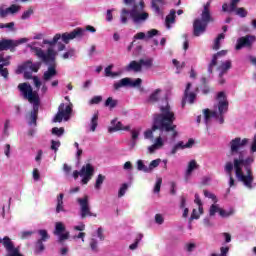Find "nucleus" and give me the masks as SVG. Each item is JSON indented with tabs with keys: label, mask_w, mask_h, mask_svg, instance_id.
<instances>
[{
	"label": "nucleus",
	"mask_w": 256,
	"mask_h": 256,
	"mask_svg": "<svg viewBox=\"0 0 256 256\" xmlns=\"http://www.w3.org/2000/svg\"><path fill=\"white\" fill-rule=\"evenodd\" d=\"M31 15H33V10L29 9V10L23 12L21 19H23V20L29 19V17H31Z\"/></svg>",
	"instance_id": "e2e57ef3"
},
{
	"label": "nucleus",
	"mask_w": 256,
	"mask_h": 256,
	"mask_svg": "<svg viewBox=\"0 0 256 256\" xmlns=\"http://www.w3.org/2000/svg\"><path fill=\"white\" fill-rule=\"evenodd\" d=\"M163 183V179L162 178H157L156 179V184L154 186V193H159V191H161V184Z\"/></svg>",
	"instance_id": "8fccbe9b"
},
{
	"label": "nucleus",
	"mask_w": 256,
	"mask_h": 256,
	"mask_svg": "<svg viewBox=\"0 0 256 256\" xmlns=\"http://www.w3.org/2000/svg\"><path fill=\"white\" fill-rule=\"evenodd\" d=\"M193 145H195V140L193 139H189L187 142L178 141L171 147V149L166 152V155H168V157H171L173 155H176L178 151H183V149H191Z\"/></svg>",
	"instance_id": "ddd939ff"
},
{
	"label": "nucleus",
	"mask_w": 256,
	"mask_h": 256,
	"mask_svg": "<svg viewBox=\"0 0 256 256\" xmlns=\"http://www.w3.org/2000/svg\"><path fill=\"white\" fill-rule=\"evenodd\" d=\"M225 55H227V50H222L213 56L212 61L208 66L209 73H213V67L217 65V59H219V57H225Z\"/></svg>",
	"instance_id": "393cba45"
},
{
	"label": "nucleus",
	"mask_w": 256,
	"mask_h": 256,
	"mask_svg": "<svg viewBox=\"0 0 256 256\" xmlns=\"http://www.w3.org/2000/svg\"><path fill=\"white\" fill-rule=\"evenodd\" d=\"M199 169V164H197V161L191 160L188 162L185 173H184V179L185 181H189L193 175V171H197Z\"/></svg>",
	"instance_id": "aec40b11"
},
{
	"label": "nucleus",
	"mask_w": 256,
	"mask_h": 256,
	"mask_svg": "<svg viewBox=\"0 0 256 256\" xmlns=\"http://www.w3.org/2000/svg\"><path fill=\"white\" fill-rule=\"evenodd\" d=\"M125 5H131V9L122 8L120 11V23L127 25L129 19L134 25H143L149 19V13L145 11V2L143 0H124Z\"/></svg>",
	"instance_id": "20e7f679"
},
{
	"label": "nucleus",
	"mask_w": 256,
	"mask_h": 256,
	"mask_svg": "<svg viewBox=\"0 0 256 256\" xmlns=\"http://www.w3.org/2000/svg\"><path fill=\"white\" fill-rule=\"evenodd\" d=\"M126 71H134V73H141V71H143V68L141 67V61H131L129 65L126 67Z\"/></svg>",
	"instance_id": "bb28decb"
},
{
	"label": "nucleus",
	"mask_w": 256,
	"mask_h": 256,
	"mask_svg": "<svg viewBox=\"0 0 256 256\" xmlns=\"http://www.w3.org/2000/svg\"><path fill=\"white\" fill-rule=\"evenodd\" d=\"M229 109V102H227V96H225V92H220L216 98V104L214 105L213 111L209 109H204V123L209 125L212 121H217L220 125L225 123V119L223 117L224 113H227Z\"/></svg>",
	"instance_id": "39448f33"
},
{
	"label": "nucleus",
	"mask_w": 256,
	"mask_h": 256,
	"mask_svg": "<svg viewBox=\"0 0 256 256\" xmlns=\"http://www.w3.org/2000/svg\"><path fill=\"white\" fill-rule=\"evenodd\" d=\"M0 75L5 79H7V75H9L7 68H3V65H0Z\"/></svg>",
	"instance_id": "0e129e2a"
},
{
	"label": "nucleus",
	"mask_w": 256,
	"mask_h": 256,
	"mask_svg": "<svg viewBox=\"0 0 256 256\" xmlns=\"http://www.w3.org/2000/svg\"><path fill=\"white\" fill-rule=\"evenodd\" d=\"M38 234L41 237L40 241H47V239H49V234L47 233V230H39Z\"/></svg>",
	"instance_id": "3c124183"
},
{
	"label": "nucleus",
	"mask_w": 256,
	"mask_h": 256,
	"mask_svg": "<svg viewBox=\"0 0 256 256\" xmlns=\"http://www.w3.org/2000/svg\"><path fill=\"white\" fill-rule=\"evenodd\" d=\"M128 189H129V185L127 183L122 184L118 191V197L119 198L124 197Z\"/></svg>",
	"instance_id": "a18cd8bd"
},
{
	"label": "nucleus",
	"mask_w": 256,
	"mask_h": 256,
	"mask_svg": "<svg viewBox=\"0 0 256 256\" xmlns=\"http://www.w3.org/2000/svg\"><path fill=\"white\" fill-rule=\"evenodd\" d=\"M74 56H75V49L71 48L70 50H68L62 55V59H71V57H74Z\"/></svg>",
	"instance_id": "09e8293b"
},
{
	"label": "nucleus",
	"mask_w": 256,
	"mask_h": 256,
	"mask_svg": "<svg viewBox=\"0 0 256 256\" xmlns=\"http://www.w3.org/2000/svg\"><path fill=\"white\" fill-rule=\"evenodd\" d=\"M248 143L249 139L236 137L228 144L229 151L226 154V157L233 162H226L224 171L229 177V187H235V179L232 174L234 169L236 179L240 181L244 187H247V189H253L254 178L251 165H253L255 158H253V156L246 157L247 153L243 150Z\"/></svg>",
	"instance_id": "f257e3e1"
},
{
	"label": "nucleus",
	"mask_w": 256,
	"mask_h": 256,
	"mask_svg": "<svg viewBox=\"0 0 256 256\" xmlns=\"http://www.w3.org/2000/svg\"><path fill=\"white\" fill-rule=\"evenodd\" d=\"M162 91L161 88L154 90L148 98V103H157L161 97Z\"/></svg>",
	"instance_id": "2f4dec72"
},
{
	"label": "nucleus",
	"mask_w": 256,
	"mask_h": 256,
	"mask_svg": "<svg viewBox=\"0 0 256 256\" xmlns=\"http://www.w3.org/2000/svg\"><path fill=\"white\" fill-rule=\"evenodd\" d=\"M175 112L171 109L169 102L164 100L160 105V113L155 114L152 130L144 132V139H153V131L158 129L161 133H171V139H175L178 133L175 131L177 125L175 123Z\"/></svg>",
	"instance_id": "7ed1b4c3"
},
{
	"label": "nucleus",
	"mask_w": 256,
	"mask_h": 256,
	"mask_svg": "<svg viewBox=\"0 0 256 256\" xmlns=\"http://www.w3.org/2000/svg\"><path fill=\"white\" fill-rule=\"evenodd\" d=\"M77 203L80 207L81 219H85V217H97V214H93L91 212V206L89 205V196L77 198Z\"/></svg>",
	"instance_id": "9b49d317"
},
{
	"label": "nucleus",
	"mask_w": 256,
	"mask_h": 256,
	"mask_svg": "<svg viewBox=\"0 0 256 256\" xmlns=\"http://www.w3.org/2000/svg\"><path fill=\"white\" fill-rule=\"evenodd\" d=\"M211 7V1H208L203 8L201 19H196L194 21L193 27H194V35L195 37H199L200 35H203L205 30L207 29V25L213 21V18H211V11L209 10Z\"/></svg>",
	"instance_id": "0eeeda50"
},
{
	"label": "nucleus",
	"mask_w": 256,
	"mask_h": 256,
	"mask_svg": "<svg viewBox=\"0 0 256 256\" xmlns=\"http://www.w3.org/2000/svg\"><path fill=\"white\" fill-rule=\"evenodd\" d=\"M113 69V65H109L105 68V77H119V73L111 71Z\"/></svg>",
	"instance_id": "a19ab883"
},
{
	"label": "nucleus",
	"mask_w": 256,
	"mask_h": 256,
	"mask_svg": "<svg viewBox=\"0 0 256 256\" xmlns=\"http://www.w3.org/2000/svg\"><path fill=\"white\" fill-rule=\"evenodd\" d=\"M175 23V10H171L166 16L165 25L167 29H171V25Z\"/></svg>",
	"instance_id": "473e14b6"
},
{
	"label": "nucleus",
	"mask_w": 256,
	"mask_h": 256,
	"mask_svg": "<svg viewBox=\"0 0 256 256\" xmlns=\"http://www.w3.org/2000/svg\"><path fill=\"white\" fill-rule=\"evenodd\" d=\"M63 193H60L57 197L56 213H61L65 211V206L63 205Z\"/></svg>",
	"instance_id": "72a5a7b5"
},
{
	"label": "nucleus",
	"mask_w": 256,
	"mask_h": 256,
	"mask_svg": "<svg viewBox=\"0 0 256 256\" xmlns=\"http://www.w3.org/2000/svg\"><path fill=\"white\" fill-rule=\"evenodd\" d=\"M143 80L141 78H137L132 80L131 78H123L118 82H115L113 87L117 91L121 89V87H140Z\"/></svg>",
	"instance_id": "2eb2a0df"
},
{
	"label": "nucleus",
	"mask_w": 256,
	"mask_h": 256,
	"mask_svg": "<svg viewBox=\"0 0 256 256\" xmlns=\"http://www.w3.org/2000/svg\"><path fill=\"white\" fill-rule=\"evenodd\" d=\"M117 100L113 99V97L107 98L105 101V107H109L110 109H115L117 107Z\"/></svg>",
	"instance_id": "79ce46f5"
},
{
	"label": "nucleus",
	"mask_w": 256,
	"mask_h": 256,
	"mask_svg": "<svg viewBox=\"0 0 256 256\" xmlns=\"http://www.w3.org/2000/svg\"><path fill=\"white\" fill-rule=\"evenodd\" d=\"M160 164H161V159H156L151 161L148 166V173H151L153 169H157V167H159Z\"/></svg>",
	"instance_id": "37998d69"
},
{
	"label": "nucleus",
	"mask_w": 256,
	"mask_h": 256,
	"mask_svg": "<svg viewBox=\"0 0 256 256\" xmlns=\"http://www.w3.org/2000/svg\"><path fill=\"white\" fill-rule=\"evenodd\" d=\"M102 99L101 96H95L90 100V105H97L98 103H101Z\"/></svg>",
	"instance_id": "052dcab7"
},
{
	"label": "nucleus",
	"mask_w": 256,
	"mask_h": 256,
	"mask_svg": "<svg viewBox=\"0 0 256 256\" xmlns=\"http://www.w3.org/2000/svg\"><path fill=\"white\" fill-rule=\"evenodd\" d=\"M21 11V5L12 4L10 7L5 8V5L0 6V18L5 19L9 15H15Z\"/></svg>",
	"instance_id": "a211bd4d"
},
{
	"label": "nucleus",
	"mask_w": 256,
	"mask_h": 256,
	"mask_svg": "<svg viewBox=\"0 0 256 256\" xmlns=\"http://www.w3.org/2000/svg\"><path fill=\"white\" fill-rule=\"evenodd\" d=\"M24 43H29V38H20L18 40L3 39L0 40V51H8V49L12 51V49Z\"/></svg>",
	"instance_id": "f8f14e48"
},
{
	"label": "nucleus",
	"mask_w": 256,
	"mask_h": 256,
	"mask_svg": "<svg viewBox=\"0 0 256 256\" xmlns=\"http://www.w3.org/2000/svg\"><path fill=\"white\" fill-rule=\"evenodd\" d=\"M131 133V147H135L137 145V139H139V135L141 133V127L134 128L130 131Z\"/></svg>",
	"instance_id": "c756f323"
},
{
	"label": "nucleus",
	"mask_w": 256,
	"mask_h": 256,
	"mask_svg": "<svg viewBox=\"0 0 256 256\" xmlns=\"http://www.w3.org/2000/svg\"><path fill=\"white\" fill-rule=\"evenodd\" d=\"M173 65H175L177 72L176 73H181V70L185 67V63L183 62L182 64H179V61L173 60L172 61Z\"/></svg>",
	"instance_id": "864d4df0"
},
{
	"label": "nucleus",
	"mask_w": 256,
	"mask_h": 256,
	"mask_svg": "<svg viewBox=\"0 0 256 256\" xmlns=\"http://www.w3.org/2000/svg\"><path fill=\"white\" fill-rule=\"evenodd\" d=\"M98 125H99V114H94L91 118L89 125H88L89 131H91L92 133H95Z\"/></svg>",
	"instance_id": "7c9ffc66"
},
{
	"label": "nucleus",
	"mask_w": 256,
	"mask_h": 256,
	"mask_svg": "<svg viewBox=\"0 0 256 256\" xmlns=\"http://www.w3.org/2000/svg\"><path fill=\"white\" fill-rule=\"evenodd\" d=\"M11 59V56L8 57H3V55H0V65H2V67H7V65H9V60Z\"/></svg>",
	"instance_id": "603ef678"
},
{
	"label": "nucleus",
	"mask_w": 256,
	"mask_h": 256,
	"mask_svg": "<svg viewBox=\"0 0 256 256\" xmlns=\"http://www.w3.org/2000/svg\"><path fill=\"white\" fill-rule=\"evenodd\" d=\"M232 65H233V62H231V60L222 61L218 66L219 76L223 77L224 74L227 73L229 69H231Z\"/></svg>",
	"instance_id": "b1692460"
},
{
	"label": "nucleus",
	"mask_w": 256,
	"mask_h": 256,
	"mask_svg": "<svg viewBox=\"0 0 256 256\" xmlns=\"http://www.w3.org/2000/svg\"><path fill=\"white\" fill-rule=\"evenodd\" d=\"M255 36H246L241 37L237 40L236 49L239 51V49H243V47H251V44L254 43Z\"/></svg>",
	"instance_id": "412c9836"
},
{
	"label": "nucleus",
	"mask_w": 256,
	"mask_h": 256,
	"mask_svg": "<svg viewBox=\"0 0 256 256\" xmlns=\"http://www.w3.org/2000/svg\"><path fill=\"white\" fill-rule=\"evenodd\" d=\"M163 1L165 0H152V9L157 13V15H161L159 5H163Z\"/></svg>",
	"instance_id": "e433bc0d"
},
{
	"label": "nucleus",
	"mask_w": 256,
	"mask_h": 256,
	"mask_svg": "<svg viewBox=\"0 0 256 256\" xmlns=\"http://www.w3.org/2000/svg\"><path fill=\"white\" fill-rule=\"evenodd\" d=\"M41 69V63L40 62H25L22 66L18 68V73H24L25 79H31L33 77L32 72L37 73Z\"/></svg>",
	"instance_id": "9d476101"
},
{
	"label": "nucleus",
	"mask_w": 256,
	"mask_h": 256,
	"mask_svg": "<svg viewBox=\"0 0 256 256\" xmlns=\"http://www.w3.org/2000/svg\"><path fill=\"white\" fill-rule=\"evenodd\" d=\"M41 251H45V245H43V241L38 240L36 244V252L41 253Z\"/></svg>",
	"instance_id": "6e6d98bb"
},
{
	"label": "nucleus",
	"mask_w": 256,
	"mask_h": 256,
	"mask_svg": "<svg viewBox=\"0 0 256 256\" xmlns=\"http://www.w3.org/2000/svg\"><path fill=\"white\" fill-rule=\"evenodd\" d=\"M141 239H143V234H138V236L136 237V241L129 246V249L135 251V249L139 247V241H141Z\"/></svg>",
	"instance_id": "49530a36"
},
{
	"label": "nucleus",
	"mask_w": 256,
	"mask_h": 256,
	"mask_svg": "<svg viewBox=\"0 0 256 256\" xmlns=\"http://www.w3.org/2000/svg\"><path fill=\"white\" fill-rule=\"evenodd\" d=\"M55 75H57V70L55 69L54 66H50V67H48V70L44 72L43 80L51 81V79H53V77H55Z\"/></svg>",
	"instance_id": "c85d7f7f"
},
{
	"label": "nucleus",
	"mask_w": 256,
	"mask_h": 256,
	"mask_svg": "<svg viewBox=\"0 0 256 256\" xmlns=\"http://www.w3.org/2000/svg\"><path fill=\"white\" fill-rule=\"evenodd\" d=\"M18 89L20 91V95H22L24 99H26L27 101H29V103H31V105H33V110L26 117V119L28 121V125L36 127L37 113H39L40 103L39 92L33 91V87L29 83H20L18 85Z\"/></svg>",
	"instance_id": "423d86ee"
},
{
	"label": "nucleus",
	"mask_w": 256,
	"mask_h": 256,
	"mask_svg": "<svg viewBox=\"0 0 256 256\" xmlns=\"http://www.w3.org/2000/svg\"><path fill=\"white\" fill-rule=\"evenodd\" d=\"M155 222L158 225H163V223L165 222V218H163V215H161V214H156L155 215Z\"/></svg>",
	"instance_id": "4d7b16f0"
},
{
	"label": "nucleus",
	"mask_w": 256,
	"mask_h": 256,
	"mask_svg": "<svg viewBox=\"0 0 256 256\" xmlns=\"http://www.w3.org/2000/svg\"><path fill=\"white\" fill-rule=\"evenodd\" d=\"M165 147V139L159 136L154 140L153 145L148 147L149 153H155V151H159V149H163Z\"/></svg>",
	"instance_id": "5701e85b"
},
{
	"label": "nucleus",
	"mask_w": 256,
	"mask_h": 256,
	"mask_svg": "<svg viewBox=\"0 0 256 256\" xmlns=\"http://www.w3.org/2000/svg\"><path fill=\"white\" fill-rule=\"evenodd\" d=\"M93 175H95V166L91 163L83 165L80 171L76 170L73 172L74 179L81 177L82 185H87V183L93 179Z\"/></svg>",
	"instance_id": "6e6552de"
},
{
	"label": "nucleus",
	"mask_w": 256,
	"mask_h": 256,
	"mask_svg": "<svg viewBox=\"0 0 256 256\" xmlns=\"http://www.w3.org/2000/svg\"><path fill=\"white\" fill-rule=\"evenodd\" d=\"M204 196L207 197L208 199H212V201L216 202L217 201V197H215V194L204 190Z\"/></svg>",
	"instance_id": "13d9d810"
},
{
	"label": "nucleus",
	"mask_w": 256,
	"mask_h": 256,
	"mask_svg": "<svg viewBox=\"0 0 256 256\" xmlns=\"http://www.w3.org/2000/svg\"><path fill=\"white\" fill-rule=\"evenodd\" d=\"M59 147H61V142L60 141H55V140H52L51 141V149L52 151H58Z\"/></svg>",
	"instance_id": "5fc2aeb1"
},
{
	"label": "nucleus",
	"mask_w": 256,
	"mask_h": 256,
	"mask_svg": "<svg viewBox=\"0 0 256 256\" xmlns=\"http://www.w3.org/2000/svg\"><path fill=\"white\" fill-rule=\"evenodd\" d=\"M63 133H65V128H52V135H56V137H62Z\"/></svg>",
	"instance_id": "de8ad7c7"
},
{
	"label": "nucleus",
	"mask_w": 256,
	"mask_h": 256,
	"mask_svg": "<svg viewBox=\"0 0 256 256\" xmlns=\"http://www.w3.org/2000/svg\"><path fill=\"white\" fill-rule=\"evenodd\" d=\"M227 253H229V247H221L220 254H217V255L218 256H227Z\"/></svg>",
	"instance_id": "69168bd1"
},
{
	"label": "nucleus",
	"mask_w": 256,
	"mask_h": 256,
	"mask_svg": "<svg viewBox=\"0 0 256 256\" xmlns=\"http://www.w3.org/2000/svg\"><path fill=\"white\" fill-rule=\"evenodd\" d=\"M137 169H138V171H143L144 173H149V166H146L143 163V160L137 161Z\"/></svg>",
	"instance_id": "c03bdc74"
},
{
	"label": "nucleus",
	"mask_w": 256,
	"mask_h": 256,
	"mask_svg": "<svg viewBox=\"0 0 256 256\" xmlns=\"http://www.w3.org/2000/svg\"><path fill=\"white\" fill-rule=\"evenodd\" d=\"M105 241V235L103 234V228H98L95 233L92 234L90 239V248L97 252L99 247V242Z\"/></svg>",
	"instance_id": "dca6fc26"
},
{
	"label": "nucleus",
	"mask_w": 256,
	"mask_h": 256,
	"mask_svg": "<svg viewBox=\"0 0 256 256\" xmlns=\"http://www.w3.org/2000/svg\"><path fill=\"white\" fill-rule=\"evenodd\" d=\"M191 89V83H188L186 85V89L184 91V98L182 101V107H185V103H190L193 104L195 103V98L197 97V95L194 92H189V90Z\"/></svg>",
	"instance_id": "6ab92c4d"
},
{
	"label": "nucleus",
	"mask_w": 256,
	"mask_h": 256,
	"mask_svg": "<svg viewBox=\"0 0 256 256\" xmlns=\"http://www.w3.org/2000/svg\"><path fill=\"white\" fill-rule=\"evenodd\" d=\"M32 175H33L34 181H39L41 175L39 174V170H38L37 168H35V169L33 170Z\"/></svg>",
	"instance_id": "338daca9"
},
{
	"label": "nucleus",
	"mask_w": 256,
	"mask_h": 256,
	"mask_svg": "<svg viewBox=\"0 0 256 256\" xmlns=\"http://www.w3.org/2000/svg\"><path fill=\"white\" fill-rule=\"evenodd\" d=\"M216 213H219L221 215V207L217 204H212L209 209V215L210 217L215 216Z\"/></svg>",
	"instance_id": "58836bf2"
},
{
	"label": "nucleus",
	"mask_w": 256,
	"mask_h": 256,
	"mask_svg": "<svg viewBox=\"0 0 256 256\" xmlns=\"http://www.w3.org/2000/svg\"><path fill=\"white\" fill-rule=\"evenodd\" d=\"M105 181V176H103V174H99L96 178V182H95V189H97V191H99L101 189V185H103Z\"/></svg>",
	"instance_id": "ea45409f"
},
{
	"label": "nucleus",
	"mask_w": 256,
	"mask_h": 256,
	"mask_svg": "<svg viewBox=\"0 0 256 256\" xmlns=\"http://www.w3.org/2000/svg\"><path fill=\"white\" fill-rule=\"evenodd\" d=\"M32 79H33V83H34V86L36 87V89L39 90L41 88L40 91H41L42 95H45V93H47V91H48L47 84H45V82L41 83V80L37 76H34ZM41 85H42V87H41Z\"/></svg>",
	"instance_id": "cd10ccee"
},
{
	"label": "nucleus",
	"mask_w": 256,
	"mask_h": 256,
	"mask_svg": "<svg viewBox=\"0 0 256 256\" xmlns=\"http://www.w3.org/2000/svg\"><path fill=\"white\" fill-rule=\"evenodd\" d=\"M232 215H235V209L228 208V209H220V217L227 219V217H232Z\"/></svg>",
	"instance_id": "f704fd0d"
},
{
	"label": "nucleus",
	"mask_w": 256,
	"mask_h": 256,
	"mask_svg": "<svg viewBox=\"0 0 256 256\" xmlns=\"http://www.w3.org/2000/svg\"><path fill=\"white\" fill-rule=\"evenodd\" d=\"M113 11H115V9H109L106 12V21L111 22L113 21Z\"/></svg>",
	"instance_id": "bf43d9fd"
},
{
	"label": "nucleus",
	"mask_w": 256,
	"mask_h": 256,
	"mask_svg": "<svg viewBox=\"0 0 256 256\" xmlns=\"http://www.w3.org/2000/svg\"><path fill=\"white\" fill-rule=\"evenodd\" d=\"M223 39H225V34H220L214 41V45L212 47V49H214V51H219V49H221V41H223Z\"/></svg>",
	"instance_id": "c9c22d12"
},
{
	"label": "nucleus",
	"mask_w": 256,
	"mask_h": 256,
	"mask_svg": "<svg viewBox=\"0 0 256 256\" xmlns=\"http://www.w3.org/2000/svg\"><path fill=\"white\" fill-rule=\"evenodd\" d=\"M33 235V232L31 231H24L20 233V239H29Z\"/></svg>",
	"instance_id": "680f3d73"
},
{
	"label": "nucleus",
	"mask_w": 256,
	"mask_h": 256,
	"mask_svg": "<svg viewBox=\"0 0 256 256\" xmlns=\"http://www.w3.org/2000/svg\"><path fill=\"white\" fill-rule=\"evenodd\" d=\"M84 35L85 29L76 28L72 32H66L63 34L58 33L51 40L44 39L42 43L43 45H48L47 51L40 47H36L35 45H37V42L27 44V47L46 65H55V59L57 57L55 45H57L58 51H65V45H69V42L73 41V39H81Z\"/></svg>",
	"instance_id": "f03ea898"
},
{
	"label": "nucleus",
	"mask_w": 256,
	"mask_h": 256,
	"mask_svg": "<svg viewBox=\"0 0 256 256\" xmlns=\"http://www.w3.org/2000/svg\"><path fill=\"white\" fill-rule=\"evenodd\" d=\"M140 65L142 68L151 69L153 67V58L140 59Z\"/></svg>",
	"instance_id": "4c0bfd02"
},
{
	"label": "nucleus",
	"mask_w": 256,
	"mask_h": 256,
	"mask_svg": "<svg viewBox=\"0 0 256 256\" xmlns=\"http://www.w3.org/2000/svg\"><path fill=\"white\" fill-rule=\"evenodd\" d=\"M113 127L109 129L110 133L112 131H130L131 126H123V124L117 120H112Z\"/></svg>",
	"instance_id": "a878e982"
},
{
	"label": "nucleus",
	"mask_w": 256,
	"mask_h": 256,
	"mask_svg": "<svg viewBox=\"0 0 256 256\" xmlns=\"http://www.w3.org/2000/svg\"><path fill=\"white\" fill-rule=\"evenodd\" d=\"M157 33H159V31H157L156 29H152L150 31L145 32H138L134 37V41L137 40H144L147 41V39H153V37H155V35H157Z\"/></svg>",
	"instance_id": "4be33fe9"
},
{
	"label": "nucleus",
	"mask_w": 256,
	"mask_h": 256,
	"mask_svg": "<svg viewBox=\"0 0 256 256\" xmlns=\"http://www.w3.org/2000/svg\"><path fill=\"white\" fill-rule=\"evenodd\" d=\"M71 113H73V104L69 103V105H65V103H61L53 119L54 123H61L63 119L64 121H69L71 119Z\"/></svg>",
	"instance_id": "1a4fd4ad"
},
{
	"label": "nucleus",
	"mask_w": 256,
	"mask_h": 256,
	"mask_svg": "<svg viewBox=\"0 0 256 256\" xmlns=\"http://www.w3.org/2000/svg\"><path fill=\"white\" fill-rule=\"evenodd\" d=\"M54 235L58 237L59 241H66V239H69V231L65 229V224H63V222L55 223Z\"/></svg>",
	"instance_id": "f3484780"
},
{
	"label": "nucleus",
	"mask_w": 256,
	"mask_h": 256,
	"mask_svg": "<svg viewBox=\"0 0 256 256\" xmlns=\"http://www.w3.org/2000/svg\"><path fill=\"white\" fill-rule=\"evenodd\" d=\"M74 231H85V224L80 223L79 225H76L73 227Z\"/></svg>",
	"instance_id": "774afa93"
},
{
	"label": "nucleus",
	"mask_w": 256,
	"mask_h": 256,
	"mask_svg": "<svg viewBox=\"0 0 256 256\" xmlns=\"http://www.w3.org/2000/svg\"><path fill=\"white\" fill-rule=\"evenodd\" d=\"M241 0H232L230 5L225 3L222 6V11L224 13H232V11H235L236 15L239 17H247V10L245 8H238L237 9V3H239Z\"/></svg>",
	"instance_id": "4468645a"
}]
</instances>
